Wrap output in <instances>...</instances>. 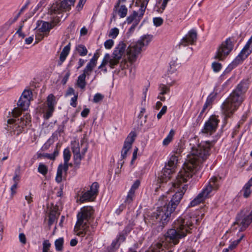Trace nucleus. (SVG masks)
<instances>
[{
  "mask_svg": "<svg viewBox=\"0 0 252 252\" xmlns=\"http://www.w3.org/2000/svg\"><path fill=\"white\" fill-rule=\"evenodd\" d=\"M212 143L205 142L191 148L190 154L188 156L187 161L185 163L182 169L178 173V177L175 184H178L181 179L183 181L189 179L196 171L200 168L201 164L210 155Z\"/></svg>",
  "mask_w": 252,
  "mask_h": 252,
  "instance_id": "1",
  "label": "nucleus"
},
{
  "mask_svg": "<svg viewBox=\"0 0 252 252\" xmlns=\"http://www.w3.org/2000/svg\"><path fill=\"white\" fill-rule=\"evenodd\" d=\"M248 88V80H243L224 101L221 110L225 118L230 117L241 104L244 100V94Z\"/></svg>",
  "mask_w": 252,
  "mask_h": 252,
  "instance_id": "2",
  "label": "nucleus"
},
{
  "mask_svg": "<svg viewBox=\"0 0 252 252\" xmlns=\"http://www.w3.org/2000/svg\"><path fill=\"white\" fill-rule=\"evenodd\" d=\"M194 220H196L192 217L179 218L174 222V228L167 232L165 235L166 241L174 245L177 244L180 239L185 237L187 233L190 232V227Z\"/></svg>",
  "mask_w": 252,
  "mask_h": 252,
  "instance_id": "3",
  "label": "nucleus"
},
{
  "mask_svg": "<svg viewBox=\"0 0 252 252\" xmlns=\"http://www.w3.org/2000/svg\"><path fill=\"white\" fill-rule=\"evenodd\" d=\"M94 210L91 206L82 208L77 214V220L74 227V232L76 235L83 237L89 235V220L93 216Z\"/></svg>",
  "mask_w": 252,
  "mask_h": 252,
  "instance_id": "4",
  "label": "nucleus"
},
{
  "mask_svg": "<svg viewBox=\"0 0 252 252\" xmlns=\"http://www.w3.org/2000/svg\"><path fill=\"white\" fill-rule=\"evenodd\" d=\"M153 38L152 35L142 36L136 43L130 45L127 48L126 54L129 62H134L144 46L148 45Z\"/></svg>",
  "mask_w": 252,
  "mask_h": 252,
  "instance_id": "5",
  "label": "nucleus"
},
{
  "mask_svg": "<svg viewBox=\"0 0 252 252\" xmlns=\"http://www.w3.org/2000/svg\"><path fill=\"white\" fill-rule=\"evenodd\" d=\"M32 100V90L29 88L25 89L23 92L17 102V107L14 108L11 112H9L10 117L17 118L21 114L22 111L27 110L31 104Z\"/></svg>",
  "mask_w": 252,
  "mask_h": 252,
  "instance_id": "6",
  "label": "nucleus"
},
{
  "mask_svg": "<svg viewBox=\"0 0 252 252\" xmlns=\"http://www.w3.org/2000/svg\"><path fill=\"white\" fill-rule=\"evenodd\" d=\"M178 175L176 177V179L173 183V187L174 189H176L175 194L173 196L171 201L168 204H170L171 208L173 209L174 211L177 206L180 203L181 199H182L184 194L187 190L188 185L186 184L189 179L186 181H183V179H181L179 183L176 185L175 184L177 180Z\"/></svg>",
  "mask_w": 252,
  "mask_h": 252,
  "instance_id": "7",
  "label": "nucleus"
},
{
  "mask_svg": "<svg viewBox=\"0 0 252 252\" xmlns=\"http://www.w3.org/2000/svg\"><path fill=\"white\" fill-rule=\"evenodd\" d=\"M174 211L170 207V204H168L163 207H158L156 212L152 215V218L156 221H159L164 225L168 221L171 214Z\"/></svg>",
  "mask_w": 252,
  "mask_h": 252,
  "instance_id": "8",
  "label": "nucleus"
},
{
  "mask_svg": "<svg viewBox=\"0 0 252 252\" xmlns=\"http://www.w3.org/2000/svg\"><path fill=\"white\" fill-rule=\"evenodd\" d=\"M233 47L231 40L227 39L218 47L214 59L219 61H223L232 51Z\"/></svg>",
  "mask_w": 252,
  "mask_h": 252,
  "instance_id": "9",
  "label": "nucleus"
},
{
  "mask_svg": "<svg viewBox=\"0 0 252 252\" xmlns=\"http://www.w3.org/2000/svg\"><path fill=\"white\" fill-rule=\"evenodd\" d=\"M12 118L7 121V129L11 135H18L22 132L24 126L21 124L19 119H16L15 117Z\"/></svg>",
  "mask_w": 252,
  "mask_h": 252,
  "instance_id": "10",
  "label": "nucleus"
},
{
  "mask_svg": "<svg viewBox=\"0 0 252 252\" xmlns=\"http://www.w3.org/2000/svg\"><path fill=\"white\" fill-rule=\"evenodd\" d=\"M98 183L94 182L91 186L90 189L83 193L79 201L81 203L87 201H93L98 193Z\"/></svg>",
  "mask_w": 252,
  "mask_h": 252,
  "instance_id": "11",
  "label": "nucleus"
},
{
  "mask_svg": "<svg viewBox=\"0 0 252 252\" xmlns=\"http://www.w3.org/2000/svg\"><path fill=\"white\" fill-rule=\"evenodd\" d=\"M136 136V133L134 131H131L126 139L121 152V157L123 159L126 157L127 154L131 148L132 144L134 141Z\"/></svg>",
  "mask_w": 252,
  "mask_h": 252,
  "instance_id": "12",
  "label": "nucleus"
},
{
  "mask_svg": "<svg viewBox=\"0 0 252 252\" xmlns=\"http://www.w3.org/2000/svg\"><path fill=\"white\" fill-rule=\"evenodd\" d=\"M219 120L216 116H212L205 123L202 132L211 134L217 127Z\"/></svg>",
  "mask_w": 252,
  "mask_h": 252,
  "instance_id": "13",
  "label": "nucleus"
},
{
  "mask_svg": "<svg viewBox=\"0 0 252 252\" xmlns=\"http://www.w3.org/2000/svg\"><path fill=\"white\" fill-rule=\"evenodd\" d=\"M197 33L194 30L190 31L180 42V45L186 46L189 44H192L196 41Z\"/></svg>",
  "mask_w": 252,
  "mask_h": 252,
  "instance_id": "14",
  "label": "nucleus"
},
{
  "mask_svg": "<svg viewBox=\"0 0 252 252\" xmlns=\"http://www.w3.org/2000/svg\"><path fill=\"white\" fill-rule=\"evenodd\" d=\"M141 11L140 8L138 11H133L132 13L127 17L126 22L128 24H130L134 22V23L138 24L142 18L145 11H143V12H141Z\"/></svg>",
  "mask_w": 252,
  "mask_h": 252,
  "instance_id": "15",
  "label": "nucleus"
},
{
  "mask_svg": "<svg viewBox=\"0 0 252 252\" xmlns=\"http://www.w3.org/2000/svg\"><path fill=\"white\" fill-rule=\"evenodd\" d=\"M67 165H64L61 163L59 165L57 169V174L56 177V181L59 183L63 180V173L66 174L68 169Z\"/></svg>",
  "mask_w": 252,
  "mask_h": 252,
  "instance_id": "16",
  "label": "nucleus"
},
{
  "mask_svg": "<svg viewBox=\"0 0 252 252\" xmlns=\"http://www.w3.org/2000/svg\"><path fill=\"white\" fill-rule=\"evenodd\" d=\"M63 12H64V11L62 8L60 1L53 3L48 10V13L53 16L61 14Z\"/></svg>",
  "mask_w": 252,
  "mask_h": 252,
  "instance_id": "17",
  "label": "nucleus"
},
{
  "mask_svg": "<svg viewBox=\"0 0 252 252\" xmlns=\"http://www.w3.org/2000/svg\"><path fill=\"white\" fill-rule=\"evenodd\" d=\"M126 45L123 42H120L115 48L113 55H115L117 58H122L124 54Z\"/></svg>",
  "mask_w": 252,
  "mask_h": 252,
  "instance_id": "18",
  "label": "nucleus"
},
{
  "mask_svg": "<svg viewBox=\"0 0 252 252\" xmlns=\"http://www.w3.org/2000/svg\"><path fill=\"white\" fill-rule=\"evenodd\" d=\"M70 50V43H68L63 49L60 56L59 64H62V63L65 60L66 57L69 54Z\"/></svg>",
  "mask_w": 252,
  "mask_h": 252,
  "instance_id": "19",
  "label": "nucleus"
},
{
  "mask_svg": "<svg viewBox=\"0 0 252 252\" xmlns=\"http://www.w3.org/2000/svg\"><path fill=\"white\" fill-rule=\"evenodd\" d=\"M75 0H63L60 1L64 12L69 11L72 6L74 5Z\"/></svg>",
  "mask_w": 252,
  "mask_h": 252,
  "instance_id": "20",
  "label": "nucleus"
},
{
  "mask_svg": "<svg viewBox=\"0 0 252 252\" xmlns=\"http://www.w3.org/2000/svg\"><path fill=\"white\" fill-rule=\"evenodd\" d=\"M86 76H88L87 74H86L84 72H83L78 76L77 80L76 85L78 86V87L83 90L85 88L86 85V82L85 80Z\"/></svg>",
  "mask_w": 252,
  "mask_h": 252,
  "instance_id": "21",
  "label": "nucleus"
},
{
  "mask_svg": "<svg viewBox=\"0 0 252 252\" xmlns=\"http://www.w3.org/2000/svg\"><path fill=\"white\" fill-rule=\"evenodd\" d=\"M20 121L21 124L25 126H31V115L30 113H27L21 118Z\"/></svg>",
  "mask_w": 252,
  "mask_h": 252,
  "instance_id": "22",
  "label": "nucleus"
},
{
  "mask_svg": "<svg viewBox=\"0 0 252 252\" xmlns=\"http://www.w3.org/2000/svg\"><path fill=\"white\" fill-rule=\"evenodd\" d=\"M252 186V177L243 188V195L245 198L248 197L251 193V187Z\"/></svg>",
  "mask_w": 252,
  "mask_h": 252,
  "instance_id": "23",
  "label": "nucleus"
},
{
  "mask_svg": "<svg viewBox=\"0 0 252 252\" xmlns=\"http://www.w3.org/2000/svg\"><path fill=\"white\" fill-rule=\"evenodd\" d=\"M59 151L58 149L57 148H56L55 151H54L53 153L52 154H48V153H44L43 154H39L38 155V157H43L45 158H47L48 159H51V160H55L56 157H57L59 155Z\"/></svg>",
  "mask_w": 252,
  "mask_h": 252,
  "instance_id": "24",
  "label": "nucleus"
},
{
  "mask_svg": "<svg viewBox=\"0 0 252 252\" xmlns=\"http://www.w3.org/2000/svg\"><path fill=\"white\" fill-rule=\"evenodd\" d=\"M114 11H117L120 18H124L127 15L128 9L125 5H122L121 6L119 5V7L117 9H114Z\"/></svg>",
  "mask_w": 252,
  "mask_h": 252,
  "instance_id": "25",
  "label": "nucleus"
},
{
  "mask_svg": "<svg viewBox=\"0 0 252 252\" xmlns=\"http://www.w3.org/2000/svg\"><path fill=\"white\" fill-rule=\"evenodd\" d=\"M59 216L57 211L52 210L51 211L48 216V225L51 226L52 225L55 221L57 220V218Z\"/></svg>",
  "mask_w": 252,
  "mask_h": 252,
  "instance_id": "26",
  "label": "nucleus"
},
{
  "mask_svg": "<svg viewBox=\"0 0 252 252\" xmlns=\"http://www.w3.org/2000/svg\"><path fill=\"white\" fill-rule=\"evenodd\" d=\"M96 64V63H94V62L90 60L89 63L87 64L86 67L84 68L83 72L86 74H87L88 76H89Z\"/></svg>",
  "mask_w": 252,
  "mask_h": 252,
  "instance_id": "27",
  "label": "nucleus"
},
{
  "mask_svg": "<svg viewBox=\"0 0 252 252\" xmlns=\"http://www.w3.org/2000/svg\"><path fill=\"white\" fill-rule=\"evenodd\" d=\"M75 50L80 56H85L87 55L88 52L86 47L82 44L77 45L75 47Z\"/></svg>",
  "mask_w": 252,
  "mask_h": 252,
  "instance_id": "28",
  "label": "nucleus"
},
{
  "mask_svg": "<svg viewBox=\"0 0 252 252\" xmlns=\"http://www.w3.org/2000/svg\"><path fill=\"white\" fill-rule=\"evenodd\" d=\"M178 162V158L175 156H172L169 160L167 164L165 167H168L169 168L174 170Z\"/></svg>",
  "mask_w": 252,
  "mask_h": 252,
  "instance_id": "29",
  "label": "nucleus"
},
{
  "mask_svg": "<svg viewBox=\"0 0 252 252\" xmlns=\"http://www.w3.org/2000/svg\"><path fill=\"white\" fill-rule=\"evenodd\" d=\"M205 199L204 198V197H203L202 195L199 193L198 195L190 202L189 207L195 206L199 204L200 203L203 202Z\"/></svg>",
  "mask_w": 252,
  "mask_h": 252,
  "instance_id": "30",
  "label": "nucleus"
},
{
  "mask_svg": "<svg viewBox=\"0 0 252 252\" xmlns=\"http://www.w3.org/2000/svg\"><path fill=\"white\" fill-rule=\"evenodd\" d=\"M63 160L64 163L63 164L67 165L68 166L72 165V164H69L68 161H69L71 157V153L68 149H65L63 153Z\"/></svg>",
  "mask_w": 252,
  "mask_h": 252,
  "instance_id": "31",
  "label": "nucleus"
},
{
  "mask_svg": "<svg viewBox=\"0 0 252 252\" xmlns=\"http://www.w3.org/2000/svg\"><path fill=\"white\" fill-rule=\"evenodd\" d=\"M174 134V130L172 129H171L166 137L163 140V145L164 146L168 145L172 140Z\"/></svg>",
  "mask_w": 252,
  "mask_h": 252,
  "instance_id": "32",
  "label": "nucleus"
},
{
  "mask_svg": "<svg viewBox=\"0 0 252 252\" xmlns=\"http://www.w3.org/2000/svg\"><path fill=\"white\" fill-rule=\"evenodd\" d=\"M56 104L55 96L53 94H50L47 98V104L48 107L55 108Z\"/></svg>",
  "mask_w": 252,
  "mask_h": 252,
  "instance_id": "33",
  "label": "nucleus"
},
{
  "mask_svg": "<svg viewBox=\"0 0 252 252\" xmlns=\"http://www.w3.org/2000/svg\"><path fill=\"white\" fill-rule=\"evenodd\" d=\"M32 202V194L29 192L25 195L24 200L23 201V205L29 209L31 208V203Z\"/></svg>",
  "mask_w": 252,
  "mask_h": 252,
  "instance_id": "34",
  "label": "nucleus"
},
{
  "mask_svg": "<svg viewBox=\"0 0 252 252\" xmlns=\"http://www.w3.org/2000/svg\"><path fill=\"white\" fill-rule=\"evenodd\" d=\"M174 172V171L168 167H165L162 170V178L165 180L169 179L171 177V175Z\"/></svg>",
  "mask_w": 252,
  "mask_h": 252,
  "instance_id": "35",
  "label": "nucleus"
},
{
  "mask_svg": "<svg viewBox=\"0 0 252 252\" xmlns=\"http://www.w3.org/2000/svg\"><path fill=\"white\" fill-rule=\"evenodd\" d=\"M121 58H117L115 55L112 56L111 58L109 56V60L108 61V63H109V66L111 68H114L115 65H117L119 63Z\"/></svg>",
  "mask_w": 252,
  "mask_h": 252,
  "instance_id": "36",
  "label": "nucleus"
},
{
  "mask_svg": "<svg viewBox=\"0 0 252 252\" xmlns=\"http://www.w3.org/2000/svg\"><path fill=\"white\" fill-rule=\"evenodd\" d=\"M109 60V54H106L104 56V57L102 61L101 64L99 66V69H102L104 72L107 71V69L105 67L106 64L108 63V61Z\"/></svg>",
  "mask_w": 252,
  "mask_h": 252,
  "instance_id": "37",
  "label": "nucleus"
},
{
  "mask_svg": "<svg viewBox=\"0 0 252 252\" xmlns=\"http://www.w3.org/2000/svg\"><path fill=\"white\" fill-rule=\"evenodd\" d=\"M63 239L60 238L55 242V246L57 251H62L63 248Z\"/></svg>",
  "mask_w": 252,
  "mask_h": 252,
  "instance_id": "38",
  "label": "nucleus"
},
{
  "mask_svg": "<svg viewBox=\"0 0 252 252\" xmlns=\"http://www.w3.org/2000/svg\"><path fill=\"white\" fill-rule=\"evenodd\" d=\"M73 154L74 164L76 166H79L81 163V160H82L83 157L81 156L80 152Z\"/></svg>",
  "mask_w": 252,
  "mask_h": 252,
  "instance_id": "39",
  "label": "nucleus"
},
{
  "mask_svg": "<svg viewBox=\"0 0 252 252\" xmlns=\"http://www.w3.org/2000/svg\"><path fill=\"white\" fill-rule=\"evenodd\" d=\"M38 171L43 175L45 176L48 172V167L44 164L40 163L38 167Z\"/></svg>",
  "mask_w": 252,
  "mask_h": 252,
  "instance_id": "40",
  "label": "nucleus"
},
{
  "mask_svg": "<svg viewBox=\"0 0 252 252\" xmlns=\"http://www.w3.org/2000/svg\"><path fill=\"white\" fill-rule=\"evenodd\" d=\"M217 178L213 177L208 183V186L211 187L212 189H217L219 188V185L217 183Z\"/></svg>",
  "mask_w": 252,
  "mask_h": 252,
  "instance_id": "41",
  "label": "nucleus"
},
{
  "mask_svg": "<svg viewBox=\"0 0 252 252\" xmlns=\"http://www.w3.org/2000/svg\"><path fill=\"white\" fill-rule=\"evenodd\" d=\"M212 191L211 187L210 186H206V187L203 189L202 191L199 193L205 199H206L209 197V193Z\"/></svg>",
  "mask_w": 252,
  "mask_h": 252,
  "instance_id": "42",
  "label": "nucleus"
},
{
  "mask_svg": "<svg viewBox=\"0 0 252 252\" xmlns=\"http://www.w3.org/2000/svg\"><path fill=\"white\" fill-rule=\"evenodd\" d=\"M41 23L42 25L41 27L39 28V30H40L41 32H45L48 31L52 28L51 25L48 22H41Z\"/></svg>",
  "mask_w": 252,
  "mask_h": 252,
  "instance_id": "43",
  "label": "nucleus"
},
{
  "mask_svg": "<svg viewBox=\"0 0 252 252\" xmlns=\"http://www.w3.org/2000/svg\"><path fill=\"white\" fill-rule=\"evenodd\" d=\"M43 247L42 252H51L50 251V248L51 247V244L48 240H45L43 242Z\"/></svg>",
  "mask_w": 252,
  "mask_h": 252,
  "instance_id": "44",
  "label": "nucleus"
},
{
  "mask_svg": "<svg viewBox=\"0 0 252 252\" xmlns=\"http://www.w3.org/2000/svg\"><path fill=\"white\" fill-rule=\"evenodd\" d=\"M149 0H137V3L140 4V8H141V12L145 11L147 4Z\"/></svg>",
  "mask_w": 252,
  "mask_h": 252,
  "instance_id": "45",
  "label": "nucleus"
},
{
  "mask_svg": "<svg viewBox=\"0 0 252 252\" xmlns=\"http://www.w3.org/2000/svg\"><path fill=\"white\" fill-rule=\"evenodd\" d=\"M119 33V30L117 28H114L110 30L108 36L112 38H115Z\"/></svg>",
  "mask_w": 252,
  "mask_h": 252,
  "instance_id": "46",
  "label": "nucleus"
},
{
  "mask_svg": "<svg viewBox=\"0 0 252 252\" xmlns=\"http://www.w3.org/2000/svg\"><path fill=\"white\" fill-rule=\"evenodd\" d=\"M14 183L18 184L20 180V171L19 168H17L15 171L14 175L12 178Z\"/></svg>",
  "mask_w": 252,
  "mask_h": 252,
  "instance_id": "47",
  "label": "nucleus"
},
{
  "mask_svg": "<svg viewBox=\"0 0 252 252\" xmlns=\"http://www.w3.org/2000/svg\"><path fill=\"white\" fill-rule=\"evenodd\" d=\"M71 145V149L73 153H77L78 152H80L79 143L78 142L76 141L72 142Z\"/></svg>",
  "mask_w": 252,
  "mask_h": 252,
  "instance_id": "48",
  "label": "nucleus"
},
{
  "mask_svg": "<svg viewBox=\"0 0 252 252\" xmlns=\"http://www.w3.org/2000/svg\"><path fill=\"white\" fill-rule=\"evenodd\" d=\"M151 251L152 252H161L164 250L162 248V244L158 243L152 247Z\"/></svg>",
  "mask_w": 252,
  "mask_h": 252,
  "instance_id": "49",
  "label": "nucleus"
},
{
  "mask_svg": "<svg viewBox=\"0 0 252 252\" xmlns=\"http://www.w3.org/2000/svg\"><path fill=\"white\" fill-rule=\"evenodd\" d=\"M134 195L135 192L134 191L129 190L125 202L128 204L130 203L133 200Z\"/></svg>",
  "mask_w": 252,
  "mask_h": 252,
  "instance_id": "50",
  "label": "nucleus"
},
{
  "mask_svg": "<svg viewBox=\"0 0 252 252\" xmlns=\"http://www.w3.org/2000/svg\"><path fill=\"white\" fill-rule=\"evenodd\" d=\"M104 98V95L100 93L96 94L93 98V102L94 103H98L100 101L102 100Z\"/></svg>",
  "mask_w": 252,
  "mask_h": 252,
  "instance_id": "51",
  "label": "nucleus"
},
{
  "mask_svg": "<svg viewBox=\"0 0 252 252\" xmlns=\"http://www.w3.org/2000/svg\"><path fill=\"white\" fill-rule=\"evenodd\" d=\"M244 237V235L243 234H242L240 238L238 239L236 241H234L229 246V249L230 250H233L234 249L237 245L240 243V242L241 241V240L243 239V238Z\"/></svg>",
  "mask_w": 252,
  "mask_h": 252,
  "instance_id": "52",
  "label": "nucleus"
},
{
  "mask_svg": "<svg viewBox=\"0 0 252 252\" xmlns=\"http://www.w3.org/2000/svg\"><path fill=\"white\" fill-rule=\"evenodd\" d=\"M159 90L160 91L159 94L160 95H163L165 94H167L169 91V88L163 84L160 85Z\"/></svg>",
  "mask_w": 252,
  "mask_h": 252,
  "instance_id": "53",
  "label": "nucleus"
},
{
  "mask_svg": "<svg viewBox=\"0 0 252 252\" xmlns=\"http://www.w3.org/2000/svg\"><path fill=\"white\" fill-rule=\"evenodd\" d=\"M212 67L215 72H219L221 68V64L217 62H214L212 64Z\"/></svg>",
  "mask_w": 252,
  "mask_h": 252,
  "instance_id": "54",
  "label": "nucleus"
},
{
  "mask_svg": "<svg viewBox=\"0 0 252 252\" xmlns=\"http://www.w3.org/2000/svg\"><path fill=\"white\" fill-rule=\"evenodd\" d=\"M55 108L53 107H48L47 110L44 115V117L46 119H48L51 116L53 112L54 111Z\"/></svg>",
  "mask_w": 252,
  "mask_h": 252,
  "instance_id": "55",
  "label": "nucleus"
},
{
  "mask_svg": "<svg viewBox=\"0 0 252 252\" xmlns=\"http://www.w3.org/2000/svg\"><path fill=\"white\" fill-rule=\"evenodd\" d=\"M153 22L155 26L159 27L162 24L163 20L160 17H156L153 19Z\"/></svg>",
  "mask_w": 252,
  "mask_h": 252,
  "instance_id": "56",
  "label": "nucleus"
},
{
  "mask_svg": "<svg viewBox=\"0 0 252 252\" xmlns=\"http://www.w3.org/2000/svg\"><path fill=\"white\" fill-rule=\"evenodd\" d=\"M114 41L112 39H110L107 40L104 42V45L106 49H110L112 47V46L114 45Z\"/></svg>",
  "mask_w": 252,
  "mask_h": 252,
  "instance_id": "57",
  "label": "nucleus"
},
{
  "mask_svg": "<svg viewBox=\"0 0 252 252\" xmlns=\"http://www.w3.org/2000/svg\"><path fill=\"white\" fill-rule=\"evenodd\" d=\"M177 64L175 62H171L170 64V68L168 70V72L171 74L174 73L177 69Z\"/></svg>",
  "mask_w": 252,
  "mask_h": 252,
  "instance_id": "58",
  "label": "nucleus"
},
{
  "mask_svg": "<svg viewBox=\"0 0 252 252\" xmlns=\"http://www.w3.org/2000/svg\"><path fill=\"white\" fill-rule=\"evenodd\" d=\"M167 111V106H163L160 111V112L157 115V118L159 120L161 117L166 113Z\"/></svg>",
  "mask_w": 252,
  "mask_h": 252,
  "instance_id": "59",
  "label": "nucleus"
},
{
  "mask_svg": "<svg viewBox=\"0 0 252 252\" xmlns=\"http://www.w3.org/2000/svg\"><path fill=\"white\" fill-rule=\"evenodd\" d=\"M18 184L14 183L10 188L11 196L13 197L16 193V190L18 188Z\"/></svg>",
  "mask_w": 252,
  "mask_h": 252,
  "instance_id": "60",
  "label": "nucleus"
},
{
  "mask_svg": "<svg viewBox=\"0 0 252 252\" xmlns=\"http://www.w3.org/2000/svg\"><path fill=\"white\" fill-rule=\"evenodd\" d=\"M78 98V95H74L70 100V105L73 107H76L77 106V100Z\"/></svg>",
  "mask_w": 252,
  "mask_h": 252,
  "instance_id": "61",
  "label": "nucleus"
},
{
  "mask_svg": "<svg viewBox=\"0 0 252 252\" xmlns=\"http://www.w3.org/2000/svg\"><path fill=\"white\" fill-rule=\"evenodd\" d=\"M140 181L139 180H136L132 185L130 189L129 190L134 191L135 192V190L138 189L140 185Z\"/></svg>",
  "mask_w": 252,
  "mask_h": 252,
  "instance_id": "62",
  "label": "nucleus"
},
{
  "mask_svg": "<svg viewBox=\"0 0 252 252\" xmlns=\"http://www.w3.org/2000/svg\"><path fill=\"white\" fill-rule=\"evenodd\" d=\"M90 113V109L89 108H85L81 112V115L82 117L85 118Z\"/></svg>",
  "mask_w": 252,
  "mask_h": 252,
  "instance_id": "63",
  "label": "nucleus"
},
{
  "mask_svg": "<svg viewBox=\"0 0 252 252\" xmlns=\"http://www.w3.org/2000/svg\"><path fill=\"white\" fill-rule=\"evenodd\" d=\"M210 104H211V100L207 99V100H206L205 103L204 104V105L203 106V109H202V110L201 113H203L205 111V110L207 108V107L210 105Z\"/></svg>",
  "mask_w": 252,
  "mask_h": 252,
  "instance_id": "64",
  "label": "nucleus"
}]
</instances>
